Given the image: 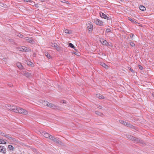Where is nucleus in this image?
I'll return each instance as SVG.
<instances>
[{
  "label": "nucleus",
  "mask_w": 154,
  "mask_h": 154,
  "mask_svg": "<svg viewBox=\"0 0 154 154\" xmlns=\"http://www.w3.org/2000/svg\"><path fill=\"white\" fill-rule=\"evenodd\" d=\"M6 107L8 109L15 112L21 113L23 115H26L28 113V112L26 110L19 107L11 106L10 104L6 105Z\"/></svg>",
  "instance_id": "f257e3e1"
},
{
  "label": "nucleus",
  "mask_w": 154,
  "mask_h": 154,
  "mask_svg": "<svg viewBox=\"0 0 154 154\" xmlns=\"http://www.w3.org/2000/svg\"><path fill=\"white\" fill-rule=\"evenodd\" d=\"M6 107L8 109L15 112L21 113L23 115H26L28 113V112L26 110L19 107L11 106L10 104L6 105Z\"/></svg>",
  "instance_id": "f03ea898"
},
{
  "label": "nucleus",
  "mask_w": 154,
  "mask_h": 154,
  "mask_svg": "<svg viewBox=\"0 0 154 154\" xmlns=\"http://www.w3.org/2000/svg\"><path fill=\"white\" fill-rule=\"evenodd\" d=\"M50 139L58 144H61V142L60 141L59 139L56 138L54 137H53L52 136L50 137Z\"/></svg>",
  "instance_id": "7ed1b4c3"
},
{
  "label": "nucleus",
  "mask_w": 154,
  "mask_h": 154,
  "mask_svg": "<svg viewBox=\"0 0 154 154\" xmlns=\"http://www.w3.org/2000/svg\"><path fill=\"white\" fill-rule=\"evenodd\" d=\"M94 21L97 25L102 26L103 25V22L99 19H94Z\"/></svg>",
  "instance_id": "20e7f679"
},
{
  "label": "nucleus",
  "mask_w": 154,
  "mask_h": 154,
  "mask_svg": "<svg viewBox=\"0 0 154 154\" xmlns=\"http://www.w3.org/2000/svg\"><path fill=\"white\" fill-rule=\"evenodd\" d=\"M41 134L43 135L45 137L49 138L50 139V137L52 136V135L49 134L48 133H47L45 131H41L40 132Z\"/></svg>",
  "instance_id": "39448f33"
},
{
  "label": "nucleus",
  "mask_w": 154,
  "mask_h": 154,
  "mask_svg": "<svg viewBox=\"0 0 154 154\" xmlns=\"http://www.w3.org/2000/svg\"><path fill=\"white\" fill-rule=\"evenodd\" d=\"M126 137L128 139L131 140H133L135 142H137L138 141V140L137 138L136 137H134L133 136H131L130 135H126Z\"/></svg>",
  "instance_id": "423d86ee"
},
{
  "label": "nucleus",
  "mask_w": 154,
  "mask_h": 154,
  "mask_svg": "<svg viewBox=\"0 0 154 154\" xmlns=\"http://www.w3.org/2000/svg\"><path fill=\"white\" fill-rule=\"evenodd\" d=\"M100 15L102 18H104L107 20H110V18L109 17H108L105 14L101 12H100Z\"/></svg>",
  "instance_id": "0eeeda50"
},
{
  "label": "nucleus",
  "mask_w": 154,
  "mask_h": 154,
  "mask_svg": "<svg viewBox=\"0 0 154 154\" xmlns=\"http://www.w3.org/2000/svg\"><path fill=\"white\" fill-rule=\"evenodd\" d=\"M20 48V50L21 51H24L26 52H28L30 51V49L27 48L25 46H23L22 47Z\"/></svg>",
  "instance_id": "6e6552de"
},
{
  "label": "nucleus",
  "mask_w": 154,
  "mask_h": 154,
  "mask_svg": "<svg viewBox=\"0 0 154 154\" xmlns=\"http://www.w3.org/2000/svg\"><path fill=\"white\" fill-rule=\"evenodd\" d=\"M119 122L123 125H126L128 127H130L131 125H130L129 123H128L125 121H124L122 120H119Z\"/></svg>",
  "instance_id": "1a4fd4ad"
},
{
  "label": "nucleus",
  "mask_w": 154,
  "mask_h": 154,
  "mask_svg": "<svg viewBox=\"0 0 154 154\" xmlns=\"http://www.w3.org/2000/svg\"><path fill=\"white\" fill-rule=\"evenodd\" d=\"M23 74L28 78H30L32 76L31 74L26 71L23 72Z\"/></svg>",
  "instance_id": "9d476101"
},
{
  "label": "nucleus",
  "mask_w": 154,
  "mask_h": 154,
  "mask_svg": "<svg viewBox=\"0 0 154 154\" xmlns=\"http://www.w3.org/2000/svg\"><path fill=\"white\" fill-rule=\"evenodd\" d=\"M87 28L89 31H92L93 29V26L92 24L89 23L87 25Z\"/></svg>",
  "instance_id": "9b49d317"
},
{
  "label": "nucleus",
  "mask_w": 154,
  "mask_h": 154,
  "mask_svg": "<svg viewBox=\"0 0 154 154\" xmlns=\"http://www.w3.org/2000/svg\"><path fill=\"white\" fill-rule=\"evenodd\" d=\"M16 65L20 69H23V66L19 62H17L16 63Z\"/></svg>",
  "instance_id": "f8f14e48"
},
{
  "label": "nucleus",
  "mask_w": 154,
  "mask_h": 154,
  "mask_svg": "<svg viewBox=\"0 0 154 154\" xmlns=\"http://www.w3.org/2000/svg\"><path fill=\"white\" fill-rule=\"evenodd\" d=\"M24 39L27 42L31 43H32L33 42L32 39L31 38L26 37L24 38Z\"/></svg>",
  "instance_id": "ddd939ff"
},
{
  "label": "nucleus",
  "mask_w": 154,
  "mask_h": 154,
  "mask_svg": "<svg viewBox=\"0 0 154 154\" xmlns=\"http://www.w3.org/2000/svg\"><path fill=\"white\" fill-rule=\"evenodd\" d=\"M0 152L5 153L6 152V149L4 146H0Z\"/></svg>",
  "instance_id": "4468645a"
},
{
  "label": "nucleus",
  "mask_w": 154,
  "mask_h": 154,
  "mask_svg": "<svg viewBox=\"0 0 154 154\" xmlns=\"http://www.w3.org/2000/svg\"><path fill=\"white\" fill-rule=\"evenodd\" d=\"M48 106L53 109H55L56 107L55 105L50 103H49Z\"/></svg>",
  "instance_id": "2eb2a0df"
},
{
  "label": "nucleus",
  "mask_w": 154,
  "mask_h": 154,
  "mask_svg": "<svg viewBox=\"0 0 154 154\" xmlns=\"http://www.w3.org/2000/svg\"><path fill=\"white\" fill-rule=\"evenodd\" d=\"M101 42L103 45H106V46H108L109 45V43L106 40H104L102 42Z\"/></svg>",
  "instance_id": "dca6fc26"
},
{
  "label": "nucleus",
  "mask_w": 154,
  "mask_h": 154,
  "mask_svg": "<svg viewBox=\"0 0 154 154\" xmlns=\"http://www.w3.org/2000/svg\"><path fill=\"white\" fill-rule=\"evenodd\" d=\"M45 54L46 57L49 59L51 58V57L50 56V54L48 53L47 52H45Z\"/></svg>",
  "instance_id": "f3484780"
},
{
  "label": "nucleus",
  "mask_w": 154,
  "mask_h": 154,
  "mask_svg": "<svg viewBox=\"0 0 154 154\" xmlns=\"http://www.w3.org/2000/svg\"><path fill=\"white\" fill-rule=\"evenodd\" d=\"M139 9L140 10L143 11H145L146 9L145 7L143 5L140 6L139 7Z\"/></svg>",
  "instance_id": "a211bd4d"
},
{
  "label": "nucleus",
  "mask_w": 154,
  "mask_h": 154,
  "mask_svg": "<svg viewBox=\"0 0 154 154\" xmlns=\"http://www.w3.org/2000/svg\"><path fill=\"white\" fill-rule=\"evenodd\" d=\"M50 45L52 47H54L55 48L57 45L56 43H51Z\"/></svg>",
  "instance_id": "6ab92c4d"
},
{
  "label": "nucleus",
  "mask_w": 154,
  "mask_h": 154,
  "mask_svg": "<svg viewBox=\"0 0 154 154\" xmlns=\"http://www.w3.org/2000/svg\"><path fill=\"white\" fill-rule=\"evenodd\" d=\"M96 97H97L99 99H102L103 98V96L100 95V94H97L96 95Z\"/></svg>",
  "instance_id": "aec40b11"
},
{
  "label": "nucleus",
  "mask_w": 154,
  "mask_h": 154,
  "mask_svg": "<svg viewBox=\"0 0 154 154\" xmlns=\"http://www.w3.org/2000/svg\"><path fill=\"white\" fill-rule=\"evenodd\" d=\"M6 142L3 140L0 139V144H6Z\"/></svg>",
  "instance_id": "412c9836"
},
{
  "label": "nucleus",
  "mask_w": 154,
  "mask_h": 154,
  "mask_svg": "<svg viewBox=\"0 0 154 154\" xmlns=\"http://www.w3.org/2000/svg\"><path fill=\"white\" fill-rule=\"evenodd\" d=\"M55 48L58 51H60L62 50V48H61L59 46L57 45V47H56Z\"/></svg>",
  "instance_id": "4be33fe9"
},
{
  "label": "nucleus",
  "mask_w": 154,
  "mask_h": 154,
  "mask_svg": "<svg viewBox=\"0 0 154 154\" xmlns=\"http://www.w3.org/2000/svg\"><path fill=\"white\" fill-rule=\"evenodd\" d=\"M101 65L105 68H106L108 67V66L104 63H102Z\"/></svg>",
  "instance_id": "5701e85b"
},
{
  "label": "nucleus",
  "mask_w": 154,
  "mask_h": 154,
  "mask_svg": "<svg viewBox=\"0 0 154 154\" xmlns=\"http://www.w3.org/2000/svg\"><path fill=\"white\" fill-rule=\"evenodd\" d=\"M8 147L10 150H13L14 147L12 145H9L8 146Z\"/></svg>",
  "instance_id": "b1692460"
},
{
  "label": "nucleus",
  "mask_w": 154,
  "mask_h": 154,
  "mask_svg": "<svg viewBox=\"0 0 154 154\" xmlns=\"http://www.w3.org/2000/svg\"><path fill=\"white\" fill-rule=\"evenodd\" d=\"M49 102H47V101H44V102H43V104L45 105L46 106H48V105L49 104Z\"/></svg>",
  "instance_id": "393cba45"
},
{
  "label": "nucleus",
  "mask_w": 154,
  "mask_h": 154,
  "mask_svg": "<svg viewBox=\"0 0 154 154\" xmlns=\"http://www.w3.org/2000/svg\"><path fill=\"white\" fill-rule=\"evenodd\" d=\"M27 64L28 65L31 66H32L33 65L32 63L30 61H26Z\"/></svg>",
  "instance_id": "a878e982"
},
{
  "label": "nucleus",
  "mask_w": 154,
  "mask_h": 154,
  "mask_svg": "<svg viewBox=\"0 0 154 154\" xmlns=\"http://www.w3.org/2000/svg\"><path fill=\"white\" fill-rule=\"evenodd\" d=\"M5 137H6L7 138L10 139V140H13V138H12L9 135H6L5 136Z\"/></svg>",
  "instance_id": "bb28decb"
},
{
  "label": "nucleus",
  "mask_w": 154,
  "mask_h": 154,
  "mask_svg": "<svg viewBox=\"0 0 154 154\" xmlns=\"http://www.w3.org/2000/svg\"><path fill=\"white\" fill-rule=\"evenodd\" d=\"M69 46L71 48H75L74 45L71 43H69Z\"/></svg>",
  "instance_id": "cd10ccee"
},
{
  "label": "nucleus",
  "mask_w": 154,
  "mask_h": 154,
  "mask_svg": "<svg viewBox=\"0 0 154 154\" xmlns=\"http://www.w3.org/2000/svg\"><path fill=\"white\" fill-rule=\"evenodd\" d=\"M95 113L96 114L99 116H101L102 115L101 113L98 111H96Z\"/></svg>",
  "instance_id": "c85d7f7f"
},
{
  "label": "nucleus",
  "mask_w": 154,
  "mask_h": 154,
  "mask_svg": "<svg viewBox=\"0 0 154 154\" xmlns=\"http://www.w3.org/2000/svg\"><path fill=\"white\" fill-rule=\"evenodd\" d=\"M0 6L4 8H6L7 6L6 4L3 3H1Z\"/></svg>",
  "instance_id": "c756f323"
},
{
  "label": "nucleus",
  "mask_w": 154,
  "mask_h": 154,
  "mask_svg": "<svg viewBox=\"0 0 154 154\" xmlns=\"http://www.w3.org/2000/svg\"><path fill=\"white\" fill-rule=\"evenodd\" d=\"M130 45L132 47H134L135 45L134 43L132 42H130Z\"/></svg>",
  "instance_id": "7c9ffc66"
},
{
  "label": "nucleus",
  "mask_w": 154,
  "mask_h": 154,
  "mask_svg": "<svg viewBox=\"0 0 154 154\" xmlns=\"http://www.w3.org/2000/svg\"><path fill=\"white\" fill-rule=\"evenodd\" d=\"M17 35L18 37H20V38H23V35H22L21 34H20V33H18V34Z\"/></svg>",
  "instance_id": "2f4dec72"
},
{
  "label": "nucleus",
  "mask_w": 154,
  "mask_h": 154,
  "mask_svg": "<svg viewBox=\"0 0 154 154\" xmlns=\"http://www.w3.org/2000/svg\"><path fill=\"white\" fill-rule=\"evenodd\" d=\"M111 31V30L110 29L108 28L106 29V32L107 33H108L109 32H110Z\"/></svg>",
  "instance_id": "473e14b6"
},
{
  "label": "nucleus",
  "mask_w": 154,
  "mask_h": 154,
  "mask_svg": "<svg viewBox=\"0 0 154 154\" xmlns=\"http://www.w3.org/2000/svg\"><path fill=\"white\" fill-rule=\"evenodd\" d=\"M24 1L26 2H29L31 3L32 2V1L31 0H24Z\"/></svg>",
  "instance_id": "72a5a7b5"
},
{
  "label": "nucleus",
  "mask_w": 154,
  "mask_h": 154,
  "mask_svg": "<svg viewBox=\"0 0 154 154\" xmlns=\"http://www.w3.org/2000/svg\"><path fill=\"white\" fill-rule=\"evenodd\" d=\"M0 134L2 136H4V137H5V136L6 135V134L4 133H2V132H1L0 133Z\"/></svg>",
  "instance_id": "f704fd0d"
},
{
  "label": "nucleus",
  "mask_w": 154,
  "mask_h": 154,
  "mask_svg": "<svg viewBox=\"0 0 154 154\" xmlns=\"http://www.w3.org/2000/svg\"><path fill=\"white\" fill-rule=\"evenodd\" d=\"M128 18L129 20L131 21L132 22H134V21L133 19H131V18L130 17H128Z\"/></svg>",
  "instance_id": "c9c22d12"
},
{
  "label": "nucleus",
  "mask_w": 154,
  "mask_h": 154,
  "mask_svg": "<svg viewBox=\"0 0 154 154\" xmlns=\"http://www.w3.org/2000/svg\"><path fill=\"white\" fill-rule=\"evenodd\" d=\"M65 32L66 33H68V34L70 33L69 32V30L68 29H66V30L65 31Z\"/></svg>",
  "instance_id": "e433bc0d"
},
{
  "label": "nucleus",
  "mask_w": 154,
  "mask_h": 154,
  "mask_svg": "<svg viewBox=\"0 0 154 154\" xmlns=\"http://www.w3.org/2000/svg\"><path fill=\"white\" fill-rule=\"evenodd\" d=\"M34 6L35 7H36L37 8H38L39 7V5L38 4H36Z\"/></svg>",
  "instance_id": "4c0bfd02"
},
{
  "label": "nucleus",
  "mask_w": 154,
  "mask_h": 154,
  "mask_svg": "<svg viewBox=\"0 0 154 154\" xmlns=\"http://www.w3.org/2000/svg\"><path fill=\"white\" fill-rule=\"evenodd\" d=\"M139 67L140 69H142L143 68V67L141 66H139Z\"/></svg>",
  "instance_id": "58836bf2"
},
{
  "label": "nucleus",
  "mask_w": 154,
  "mask_h": 154,
  "mask_svg": "<svg viewBox=\"0 0 154 154\" xmlns=\"http://www.w3.org/2000/svg\"><path fill=\"white\" fill-rule=\"evenodd\" d=\"M134 35L133 34H131L130 35V37L132 38V37H133V36Z\"/></svg>",
  "instance_id": "ea45409f"
},
{
  "label": "nucleus",
  "mask_w": 154,
  "mask_h": 154,
  "mask_svg": "<svg viewBox=\"0 0 154 154\" xmlns=\"http://www.w3.org/2000/svg\"><path fill=\"white\" fill-rule=\"evenodd\" d=\"M130 71L131 72H134V70H133L132 69H130Z\"/></svg>",
  "instance_id": "a19ab883"
},
{
  "label": "nucleus",
  "mask_w": 154,
  "mask_h": 154,
  "mask_svg": "<svg viewBox=\"0 0 154 154\" xmlns=\"http://www.w3.org/2000/svg\"><path fill=\"white\" fill-rule=\"evenodd\" d=\"M98 108L100 109H101L102 108V107L100 106H99V107H98Z\"/></svg>",
  "instance_id": "79ce46f5"
},
{
  "label": "nucleus",
  "mask_w": 154,
  "mask_h": 154,
  "mask_svg": "<svg viewBox=\"0 0 154 154\" xmlns=\"http://www.w3.org/2000/svg\"><path fill=\"white\" fill-rule=\"evenodd\" d=\"M109 46H112V45L111 43H110V44H109V45H108V46H109Z\"/></svg>",
  "instance_id": "37998d69"
},
{
  "label": "nucleus",
  "mask_w": 154,
  "mask_h": 154,
  "mask_svg": "<svg viewBox=\"0 0 154 154\" xmlns=\"http://www.w3.org/2000/svg\"><path fill=\"white\" fill-rule=\"evenodd\" d=\"M41 2H43L44 1V0H39Z\"/></svg>",
  "instance_id": "c03bdc74"
},
{
  "label": "nucleus",
  "mask_w": 154,
  "mask_h": 154,
  "mask_svg": "<svg viewBox=\"0 0 154 154\" xmlns=\"http://www.w3.org/2000/svg\"><path fill=\"white\" fill-rule=\"evenodd\" d=\"M65 101H63V103H65Z\"/></svg>",
  "instance_id": "a18cd8bd"
},
{
  "label": "nucleus",
  "mask_w": 154,
  "mask_h": 154,
  "mask_svg": "<svg viewBox=\"0 0 154 154\" xmlns=\"http://www.w3.org/2000/svg\"><path fill=\"white\" fill-rule=\"evenodd\" d=\"M121 2H122L124 1V0H120Z\"/></svg>",
  "instance_id": "49530a36"
}]
</instances>
